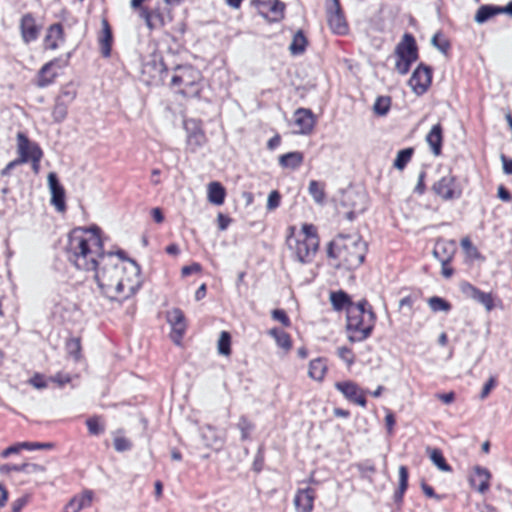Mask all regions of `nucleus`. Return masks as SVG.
I'll return each instance as SVG.
<instances>
[{
    "mask_svg": "<svg viewBox=\"0 0 512 512\" xmlns=\"http://www.w3.org/2000/svg\"><path fill=\"white\" fill-rule=\"evenodd\" d=\"M461 291L467 297L483 305L487 311L494 309L495 305L492 293L483 292L468 282H465L461 285Z\"/></svg>",
    "mask_w": 512,
    "mask_h": 512,
    "instance_id": "13",
    "label": "nucleus"
},
{
    "mask_svg": "<svg viewBox=\"0 0 512 512\" xmlns=\"http://www.w3.org/2000/svg\"><path fill=\"white\" fill-rule=\"evenodd\" d=\"M413 63L414 62L409 59L397 58L395 69L398 71V73L405 75L409 72L410 67Z\"/></svg>",
    "mask_w": 512,
    "mask_h": 512,
    "instance_id": "54",
    "label": "nucleus"
},
{
    "mask_svg": "<svg viewBox=\"0 0 512 512\" xmlns=\"http://www.w3.org/2000/svg\"><path fill=\"white\" fill-rule=\"evenodd\" d=\"M338 356L344 360L348 365H352L354 363V355L351 349L348 347H339L338 348Z\"/></svg>",
    "mask_w": 512,
    "mask_h": 512,
    "instance_id": "57",
    "label": "nucleus"
},
{
    "mask_svg": "<svg viewBox=\"0 0 512 512\" xmlns=\"http://www.w3.org/2000/svg\"><path fill=\"white\" fill-rule=\"evenodd\" d=\"M21 36L25 43H30L38 38L40 28L31 13L22 16L20 21Z\"/></svg>",
    "mask_w": 512,
    "mask_h": 512,
    "instance_id": "19",
    "label": "nucleus"
},
{
    "mask_svg": "<svg viewBox=\"0 0 512 512\" xmlns=\"http://www.w3.org/2000/svg\"><path fill=\"white\" fill-rule=\"evenodd\" d=\"M359 203H352V209L346 213V218L350 221L354 220L357 215L364 212L366 209V197L364 194H355Z\"/></svg>",
    "mask_w": 512,
    "mask_h": 512,
    "instance_id": "44",
    "label": "nucleus"
},
{
    "mask_svg": "<svg viewBox=\"0 0 512 512\" xmlns=\"http://www.w3.org/2000/svg\"><path fill=\"white\" fill-rule=\"evenodd\" d=\"M272 318L276 321H279L285 327H289L291 325L289 317L287 316L286 312L282 309L273 310Z\"/></svg>",
    "mask_w": 512,
    "mask_h": 512,
    "instance_id": "53",
    "label": "nucleus"
},
{
    "mask_svg": "<svg viewBox=\"0 0 512 512\" xmlns=\"http://www.w3.org/2000/svg\"><path fill=\"white\" fill-rule=\"evenodd\" d=\"M426 141L429 144L433 154L438 156L441 154L443 130L441 124L434 125L426 136Z\"/></svg>",
    "mask_w": 512,
    "mask_h": 512,
    "instance_id": "25",
    "label": "nucleus"
},
{
    "mask_svg": "<svg viewBox=\"0 0 512 512\" xmlns=\"http://www.w3.org/2000/svg\"><path fill=\"white\" fill-rule=\"evenodd\" d=\"M64 251L67 260L78 270H96L98 260L105 254L101 229L96 225L74 228L68 234Z\"/></svg>",
    "mask_w": 512,
    "mask_h": 512,
    "instance_id": "1",
    "label": "nucleus"
},
{
    "mask_svg": "<svg viewBox=\"0 0 512 512\" xmlns=\"http://www.w3.org/2000/svg\"><path fill=\"white\" fill-rule=\"evenodd\" d=\"M63 39V27L61 24L56 23L49 27L44 39V46L46 49L55 50L58 48V41Z\"/></svg>",
    "mask_w": 512,
    "mask_h": 512,
    "instance_id": "27",
    "label": "nucleus"
},
{
    "mask_svg": "<svg viewBox=\"0 0 512 512\" xmlns=\"http://www.w3.org/2000/svg\"><path fill=\"white\" fill-rule=\"evenodd\" d=\"M309 193L315 202L322 204L325 199L324 184L311 180L308 187Z\"/></svg>",
    "mask_w": 512,
    "mask_h": 512,
    "instance_id": "43",
    "label": "nucleus"
},
{
    "mask_svg": "<svg viewBox=\"0 0 512 512\" xmlns=\"http://www.w3.org/2000/svg\"><path fill=\"white\" fill-rule=\"evenodd\" d=\"M295 125L298 133L308 134L314 127V117L309 109L299 108L295 112Z\"/></svg>",
    "mask_w": 512,
    "mask_h": 512,
    "instance_id": "22",
    "label": "nucleus"
},
{
    "mask_svg": "<svg viewBox=\"0 0 512 512\" xmlns=\"http://www.w3.org/2000/svg\"><path fill=\"white\" fill-rule=\"evenodd\" d=\"M47 179L51 192V203L59 212H64L66 210L64 187L60 184L55 172H50Z\"/></svg>",
    "mask_w": 512,
    "mask_h": 512,
    "instance_id": "12",
    "label": "nucleus"
},
{
    "mask_svg": "<svg viewBox=\"0 0 512 512\" xmlns=\"http://www.w3.org/2000/svg\"><path fill=\"white\" fill-rule=\"evenodd\" d=\"M95 272V280L102 293L109 299H117L135 281L133 276L124 278L123 273L127 268L116 260L112 252L105 253L98 260Z\"/></svg>",
    "mask_w": 512,
    "mask_h": 512,
    "instance_id": "2",
    "label": "nucleus"
},
{
    "mask_svg": "<svg viewBox=\"0 0 512 512\" xmlns=\"http://www.w3.org/2000/svg\"><path fill=\"white\" fill-rule=\"evenodd\" d=\"M205 143V135L200 129H195L187 136V144L190 149L195 152Z\"/></svg>",
    "mask_w": 512,
    "mask_h": 512,
    "instance_id": "40",
    "label": "nucleus"
},
{
    "mask_svg": "<svg viewBox=\"0 0 512 512\" xmlns=\"http://www.w3.org/2000/svg\"><path fill=\"white\" fill-rule=\"evenodd\" d=\"M432 69L420 63L409 79V85L417 95L424 94L431 85Z\"/></svg>",
    "mask_w": 512,
    "mask_h": 512,
    "instance_id": "10",
    "label": "nucleus"
},
{
    "mask_svg": "<svg viewBox=\"0 0 512 512\" xmlns=\"http://www.w3.org/2000/svg\"><path fill=\"white\" fill-rule=\"evenodd\" d=\"M237 427L241 431V439L245 441L249 439L250 433L254 429V424L249 421L246 416H241L237 423Z\"/></svg>",
    "mask_w": 512,
    "mask_h": 512,
    "instance_id": "49",
    "label": "nucleus"
},
{
    "mask_svg": "<svg viewBox=\"0 0 512 512\" xmlns=\"http://www.w3.org/2000/svg\"><path fill=\"white\" fill-rule=\"evenodd\" d=\"M86 425L92 435H100L104 432V426L100 424L99 417L97 416L87 419Z\"/></svg>",
    "mask_w": 512,
    "mask_h": 512,
    "instance_id": "51",
    "label": "nucleus"
},
{
    "mask_svg": "<svg viewBox=\"0 0 512 512\" xmlns=\"http://www.w3.org/2000/svg\"><path fill=\"white\" fill-rule=\"evenodd\" d=\"M498 14H503V7L494 5H482L477 10L474 19L478 24H483Z\"/></svg>",
    "mask_w": 512,
    "mask_h": 512,
    "instance_id": "28",
    "label": "nucleus"
},
{
    "mask_svg": "<svg viewBox=\"0 0 512 512\" xmlns=\"http://www.w3.org/2000/svg\"><path fill=\"white\" fill-rule=\"evenodd\" d=\"M413 153L414 149L411 147L400 150L394 160V167L398 170H403L411 160Z\"/></svg>",
    "mask_w": 512,
    "mask_h": 512,
    "instance_id": "41",
    "label": "nucleus"
},
{
    "mask_svg": "<svg viewBox=\"0 0 512 512\" xmlns=\"http://www.w3.org/2000/svg\"><path fill=\"white\" fill-rule=\"evenodd\" d=\"M281 196L278 191H271L267 200V209L274 210L280 205Z\"/></svg>",
    "mask_w": 512,
    "mask_h": 512,
    "instance_id": "59",
    "label": "nucleus"
},
{
    "mask_svg": "<svg viewBox=\"0 0 512 512\" xmlns=\"http://www.w3.org/2000/svg\"><path fill=\"white\" fill-rule=\"evenodd\" d=\"M30 385L35 387L36 389H43L47 387V383L43 377V375L36 373L33 377H31L28 381Z\"/></svg>",
    "mask_w": 512,
    "mask_h": 512,
    "instance_id": "60",
    "label": "nucleus"
},
{
    "mask_svg": "<svg viewBox=\"0 0 512 512\" xmlns=\"http://www.w3.org/2000/svg\"><path fill=\"white\" fill-rule=\"evenodd\" d=\"M408 469L406 466L402 465L399 467V487L394 494V499L396 502H400L403 499V495L408 487Z\"/></svg>",
    "mask_w": 512,
    "mask_h": 512,
    "instance_id": "36",
    "label": "nucleus"
},
{
    "mask_svg": "<svg viewBox=\"0 0 512 512\" xmlns=\"http://www.w3.org/2000/svg\"><path fill=\"white\" fill-rule=\"evenodd\" d=\"M426 453L428 454L430 460L433 462V464L441 471L443 472H451L452 467L446 462L443 453L438 448H426Z\"/></svg>",
    "mask_w": 512,
    "mask_h": 512,
    "instance_id": "30",
    "label": "nucleus"
},
{
    "mask_svg": "<svg viewBox=\"0 0 512 512\" xmlns=\"http://www.w3.org/2000/svg\"><path fill=\"white\" fill-rule=\"evenodd\" d=\"M431 43L443 54H447V52L450 49V42L442 36L441 32H437L436 34H434Z\"/></svg>",
    "mask_w": 512,
    "mask_h": 512,
    "instance_id": "50",
    "label": "nucleus"
},
{
    "mask_svg": "<svg viewBox=\"0 0 512 512\" xmlns=\"http://www.w3.org/2000/svg\"><path fill=\"white\" fill-rule=\"evenodd\" d=\"M308 44L307 38L305 37L302 30H298L292 39V42L289 46V50L292 55H300L304 53L306 46Z\"/></svg>",
    "mask_w": 512,
    "mask_h": 512,
    "instance_id": "35",
    "label": "nucleus"
},
{
    "mask_svg": "<svg viewBox=\"0 0 512 512\" xmlns=\"http://www.w3.org/2000/svg\"><path fill=\"white\" fill-rule=\"evenodd\" d=\"M330 300L333 305V308L337 311H340L344 308L347 309L350 305V298L348 294L342 290L337 292H332L330 294Z\"/></svg>",
    "mask_w": 512,
    "mask_h": 512,
    "instance_id": "37",
    "label": "nucleus"
},
{
    "mask_svg": "<svg viewBox=\"0 0 512 512\" xmlns=\"http://www.w3.org/2000/svg\"><path fill=\"white\" fill-rule=\"evenodd\" d=\"M25 446H27L24 442L16 443L14 445L9 446L8 448L4 449L1 452L2 458H7L12 454L19 453L22 449H25Z\"/></svg>",
    "mask_w": 512,
    "mask_h": 512,
    "instance_id": "58",
    "label": "nucleus"
},
{
    "mask_svg": "<svg viewBox=\"0 0 512 512\" xmlns=\"http://www.w3.org/2000/svg\"><path fill=\"white\" fill-rule=\"evenodd\" d=\"M291 234L287 237V244L291 250L294 251L296 259L301 263H310L315 257L318 249L320 240H299L293 239L292 234L294 228L291 227Z\"/></svg>",
    "mask_w": 512,
    "mask_h": 512,
    "instance_id": "8",
    "label": "nucleus"
},
{
    "mask_svg": "<svg viewBox=\"0 0 512 512\" xmlns=\"http://www.w3.org/2000/svg\"><path fill=\"white\" fill-rule=\"evenodd\" d=\"M68 113V104L66 101H62L61 99H56L55 105L52 110V116L55 122H62Z\"/></svg>",
    "mask_w": 512,
    "mask_h": 512,
    "instance_id": "45",
    "label": "nucleus"
},
{
    "mask_svg": "<svg viewBox=\"0 0 512 512\" xmlns=\"http://www.w3.org/2000/svg\"><path fill=\"white\" fill-rule=\"evenodd\" d=\"M102 31L98 39L100 52L103 57L108 58L111 55V48L113 42L112 29L107 19H102Z\"/></svg>",
    "mask_w": 512,
    "mask_h": 512,
    "instance_id": "23",
    "label": "nucleus"
},
{
    "mask_svg": "<svg viewBox=\"0 0 512 512\" xmlns=\"http://www.w3.org/2000/svg\"><path fill=\"white\" fill-rule=\"evenodd\" d=\"M496 385V380L494 377H490L489 380L484 384L483 388H482V391L480 393V399H485L489 393L491 392V390L495 387Z\"/></svg>",
    "mask_w": 512,
    "mask_h": 512,
    "instance_id": "62",
    "label": "nucleus"
},
{
    "mask_svg": "<svg viewBox=\"0 0 512 512\" xmlns=\"http://www.w3.org/2000/svg\"><path fill=\"white\" fill-rule=\"evenodd\" d=\"M142 74L147 76L145 81L148 84H159L164 82L168 69L160 53L150 54L142 64Z\"/></svg>",
    "mask_w": 512,
    "mask_h": 512,
    "instance_id": "6",
    "label": "nucleus"
},
{
    "mask_svg": "<svg viewBox=\"0 0 512 512\" xmlns=\"http://www.w3.org/2000/svg\"><path fill=\"white\" fill-rule=\"evenodd\" d=\"M325 9L330 29L338 35L347 34L349 28L339 0H327Z\"/></svg>",
    "mask_w": 512,
    "mask_h": 512,
    "instance_id": "9",
    "label": "nucleus"
},
{
    "mask_svg": "<svg viewBox=\"0 0 512 512\" xmlns=\"http://www.w3.org/2000/svg\"><path fill=\"white\" fill-rule=\"evenodd\" d=\"M428 305L433 312H449L452 307L448 301L438 296L430 297L428 299Z\"/></svg>",
    "mask_w": 512,
    "mask_h": 512,
    "instance_id": "46",
    "label": "nucleus"
},
{
    "mask_svg": "<svg viewBox=\"0 0 512 512\" xmlns=\"http://www.w3.org/2000/svg\"><path fill=\"white\" fill-rule=\"evenodd\" d=\"M490 478L491 474L486 468L476 466L469 481L473 488L483 494L489 489Z\"/></svg>",
    "mask_w": 512,
    "mask_h": 512,
    "instance_id": "21",
    "label": "nucleus"
},
{
    "mask_svg": "<svg viewBox=\"0 0 512 512\" xmlns=\"http://www.w3.org/2000/svg\"><path fill=\"white\" fill-rule=\"evenodd\" d=\"M226 196L225 188L219 182L208 185V200L215 205H222Z\"/></svg>",
    "mask_w": 512,
    "mask_h": 512,
    "instance_id": "32",
    "label": "nucleus"
},
{
    "mask_svg": "<svg viewBox=\"0 0 512 512\" xmlns=\"http://www.w3.org/2000/svg\"><path fill=\"white\" fill-rule=\"evenodd\" d=\"M367 252V244L358 235H338L327 248L328 258L338 260L336 268L353 270L359 267Z\"/></svg>",
    "mask_w": 512,
    "mask_h": 512,
    "instance_id": "3",
    "label": "nucleus"
},
{
    "mask_svg": "<svg viewBox=\"0 0 512 512\" xmlns=\"http://www.w3.org/2000/svg\"><path fill=\"white\" fill-rule=\"evenodd\" d=\"M335 387L349 401L354 402L362 407L366 406L367 402L364 393L360 390L356 383L352 381L336 382Z\"/></svg>",
    "mask_w": 512,
    "mask_h": 512,
    "instance_id": "16",
    "label": "nucleus"
},
{
    "mask_svg": "<svg viewBox=\"0 0 512 512\" xmlns=\"http://www.w3.org/2000/svg\"><path fill=\"white\" fill-rule=\"evenodd\" d=\"M303 153L294 151L283 154L279 157V164L283 168L296 169L303 163Z\"/></svg>",
    "mask_w": 512,
    "mask_h": 512,
    "instance_id": "31",
    "label": "nucleus"
},
{
    "mask_svg": "<svg viewBox=\"0 0 512 512\" xmlns=\"http://www.w3.org/2000/svg\"><path fill=\"white\" fill-rule=\"evenodd\" d=\"M452 254V251L448 249V246L445 242L436 243L433 250V255L441 262V264H448L452 259Z\"/></svg>",
    "mask_w": 512,
    "mask_h": 512,
    "instance_id": "39",
    "label": "nucleus"
},
{
    "mask_svg": "<svg viewBox=\"0 0 512 512\" xmlns=\"http://www.w3.org/2000/svg\"><path fill=\"white\" fill-rule=\"evenodd\" d=\"M132 447L131 442L124 437H116L114 439V448L118 452H124Z\"/></svg>",
    "mask_w": 512,
    "mask_h": 512,
    "instance_id": "56",
    "label": "nucleus"
},
{
    "mask_svg": "<svg viewBox=\"0 0 512 512\" xmlns=\"http://www.w3.org/2000/svg\"><path fill=\"white\" fill-rule=\"evenodd\" d=\"M327 371V365L323 358L310 361L308 375L317 381H322Z\"/></svg>",
    "mask_w": 512,
    "mask_h": 512,
    "instance_id": "33",
    "label": "nucleus"
},
{
    "mask_svg": "<svg viewBox=\"0 0 512 512\" xmlns=\"http://www.w3.org/2000/svg\"><path fill=\"white\" fill-rule=\"evenodd\" d=\"M116 255L119 257V262L123 265L122 261H127V271L131 276L135 278V281L131 283L128 287V293L123 296V299H127L130 296L134 295L137 290L140 288V266L133 259L127 258L125 256V252L123 250L117 251Z\"/></svg>",
    "mask_w": 512,
    "mask_h": 512,
    "instance_id": "14",
    "label": "nucleus"
},
{
    "mask_svg": "<svg viewBox=\"0 0 512 512\" xmlns=\"http://www.w3.org/2000/svg\"><path fill=\"white\" fill-rule=\"evenodd\" d=\"M432 190L444 201L459 199L463 193V187L458 178L450 172L436 181Z\"/></svg>",
    "mask_w": 512,
    "mask_h": 512,
    "instance_id": "7",
    "label": "nucleus"
},
{
    "mask_svg": "<svg viewBox=\"0 0 512 512\" xmlns=\"http://www.w3.org/2000/svg\"><path fill=\"white\" fill-rule=\"evenodd\" d=\"M218 352L221 355L229 356L231 354V335L227 331H222L218 340Z\"/></svg>",
    "mask_w": 512,
    "mask_h": 512,
    "instance_id": "48",
    "label": "nucleus"
},
{
    "mask_svg": "<svg viewBox=\"0 0 512 512\" xmlns=\"http://www.w3.org/2000/svg\"><path fill=\"white\" fill-rule=\"evenodd\" d=\"M376 316L369 307L367 314L356 308H347V332L350 342H361L367 339L374 328Z\"/></svg>",
    "mask_w": 512,
    "mask_h": 512,
    "instance_id": "4",
    "label": "nucleus"
},
{
    "mask_svg": "<svg viewBox=\"0 0 512 512\" xmlns=\"http://www.w3.org/2000/svg\"><path fill=\"white\" fill-rule=\"evenodd\" d=\"M27 143H28V137L24 133L19 132L17 134V151H18L19 157L15 160L9 162L6 165V167L1 170V172H0L1 176H3V177L9 176L11 171L15 167L28 162V157L25 152Z\"/></svg>",
    "mask_w": 512,
    "mask_h": 512,
    "instance_id": "18",
    "label": "nucleus"
},
{
    "mask_svg": "<svg viewBox=\"0 0 512 512\" xmlns=\"http://www.w3.org/2000/svg\"><path fill=\"white\" fill-rule=\"evenodd\" d=\"M391 107V98L389 96H379L373 105V111L378 116H385Z\"/></svg>",
    "mask_w": 512,
    "mask_h": 512,
    "instance_id": "42",
    "label": "nucleus"
},
{
    "mask_svg": "<svg viewBox=\"0 0 512 512\" xmlns=\"http://www.w3.org/2000/svg\"><path fill=\"white\" fill-rule=\"evenodd\" d=\"M167 322L171 325V339L180 345L181 340L186 332L187 323L183 311L180 308H172L166 313Z\"/></svg>",
    "mask_w": 512,
    "mask_h": 512,
    "instance_id": "11",
    "label": "nucleus"
},
{
    "mask_svg": "<svg viewBox=\"0 0 512 512\" xmlns=\"http://www.w3.org/2000/svg\"><path fill=\"white\" fill-rule=\"evenodd\" d=\"M76 97V91L65 88L61 91L60 95L56 99H61L62 101H66L69 105Z\"/></svg>",
    "mask_w": 512,
    "mask_h": 512,
    "instance_id": "61",
    "label": "nucleus"
},
{
    "mask_svg": "<svg viewBox=\"0 0 512 512\" xmlns=\"http://www.w3.org/2000/svg\"><path fill=\"white\" fill-rule=\"evenodd\" d=\"M171 78L173 87H181L179 92L187 97H198L200 94V72L189 65L177 66Z\"/></svg>",
    "mask_w": 512,
    "mask_h": 512,
    "instance_id": "5",
    "label": "nucleus"
},
{
    "mask_svg": "<svg viewBox=\"0 0 512 512\" xmlns=\"http://www.w3.org/2000/svg\"><path fill=\"white\" fill-rule=\"evenodd\" d=\"M26 155L28 157V161L32 162V168L35 173H38L39 163L43 156L42 150L36 143H31L28 139V143L26 144L25 149Z\"/></svg>",
    "mask_w": 512,
    "mask_h": 512,
    "instance_id": "34",
    "label": "nucleus"
},
{
    "mask_svg": "<svg viewBox=\"0 0 512 512\" xmlns=\"http://www.w3.org/2000/svg\"><path fill=\"white\" fill-rule=\"evenodd\" d=\"M302 232L305 235V240H311L312 238L315 240H320L317 228L313 224H304L302 226Z\"/></svg>",
    "mask_w": 512,
    "mask_h": 512,
    "instance_id": "55",
    "label": "nucleus"
},
{
    "mask_svg": "<svg viewBox=\"0 0 512 512\" xmlns=\"http://www.w3.org/2000/svg\"><path fill=\"white\" fill-rule=\"evenodd\" d=\"M396 58L409 59L415 62L418 59L416 41L411 34L406 33L402 41L396 46Z\"/></svg>",
    "mask_w": 512,
    "mask_h": 512,
    "instance_id": "17",
    "label": "nucleus"
},
{
    "mask_svg": "<svg viewBox=\"0 0 512 512\" xmlns=\"http://www.w3.org/2000/svg\"><path fill=\"white\" fill-rule=\"evenodd\" d=\"M28 500H29V496H27V495L16 499L12 503V511L11 512H21L23 507L28 503Z\"/></svg>",
    "mask_w": 512,
    "mask_h": 512,
    "instance_id": "63",
    "label": "nucleus"
},
{
    "mask_svg": "<svg viewBox=\"0 0 512 512\" xmlns=\"http://www.w3.org/2000/svg\"><path fill=\"white\" fill-rule=\"evenodd\" d=\"M421 488L423 493L429 498H435L437 500L442 498V496L436 494L434 489L424 481L421 482Z\"/></svg>",
    "mask_w": 512,
    "mask_h": 512,
    "instance_id": "64",
    "label": "nucleus"
},
{
    "mask_svg": "<svg viewBox=\"0 0 512 512\" xmlns=\"http://www.w3.org/2000/svg\"><path fill=\"white\" fill-rule=\"evenodd\" d=\"M285 4L279 0H269L261 4L260 13L267 17L271 13L270 21L277 22L284 17Z\"/></svg>",
    "mask_w": 512,
    "mask_h": 512,
    "instance_id": "24",
    "label": "nucleus"
},
{
    "mask_svg": "<svg viewBox=\"0 0 512 512\" xmlns=\"http://www.w3.org/2000/svg\"><path fill=\"white\" fill-rule=\"evenodd\" d=\"M21 468H22V473H24L26 475L37 476V477L44 475L46 472V467L44 465L37 464V463H29V462L22 463Z\"/></svg>",
    "mask_w": 512,
    "mask_h": 512,
    "instance_id": "47",
    "label": "nucleus"
},
{
    "mask_svg": "<svg viewBox=\"0 0 512 512\" xmlns=\"http://www.w3.org/2000/svg\"><path fill=\"white\" fill-rule=\"evenodd\" d=\"M268 333L269 335L274 337L279 347L285 349L286 351H288L291 348L292 344L290 336L285 331L278 328H272L269 330Z\"/></svg>",
    "mask_w": 512,
    "mask_h": 512,
    "instance_id": "38",
    "label": "nucleus"
},
{
    "mask_svg": "<svg viewBox=\"0 0 512 512\" xmlns=\"http://www.w3.org/2000/svg\"><path fill=\"white\" fill-rule=\"evenodd\" d=\"M93 492L85 490L82 494L74 496L67 504L71 512H79L92 504Z\"/></svg>",
    "mask_w": 512,
    "mask_h": 512,
    "instance_id": "26",
    "label": "nucleus"
},
{
    "mask_svg": "<svg viewBox=\"0 0 512 512\" xmlns=\"http://www.w3.org/2000/svg\"><path fill=\"white\" fill-rule=\"evenodd\" d=\"M141 16L144 18L145 23L150 30L160 28L165 24L164 16L159 12V10L148 11L146 9H142Z\"/></svg>",
    "mask_w": 512,
    "mask_h": 512,
    "instance_id": "29",
    "label": "nucleus"
},
{
    "mask_svg": "<svg viewBox=\"0 0 512 512\" xmlns=\"http://www.w3.org/2000/svg\"><path fill=\"white\" fill-rule=\"evenodd\" d=\"M315 499V490L307 487L297 491L294 504L297 512H312Z\"/></svg>",
    "mask_w": 512,
    "mask_h": 512,
    "instance_id": "20",
    "label": "nucleus"
},
{
    "mask_svg": "<svg viewBox=\"0 0 512 512\" xmlns=\"http://www.w3.org/2000/svg\"><path fill=\"white\" fill-rule=\"evenodd\" d=\"M66 348L68 353L73 356L75 359H78L80 356L81 343L79 338H71L66 343Z\"/></svg>",
    "mask_w": 512,
    "mask_h": 512,
    "instance_id": "52",
    "label": "nucleus"
},
{
    "mask_svg": "<svg viewBox=\"0 0 512 512\" xmlns=\"http://www.w3.org/2000/svg\"><path fill=\"white\" fill-rule=\"evenodd\" d=\"M67 65V61L55 58L42 66L37 75V86L44 88L52 84L57 77V73L52 71L54 67L62 68Z\"/></svg>",
    "mask_w": 512,
    "mask_h": 512,
    "instance_id": "15",
    "label": "nucleus"
}]
</instances>
